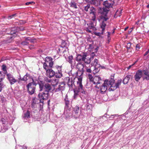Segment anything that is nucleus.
<instances>
[{
  "mask_svg": "<svg viewBox=\"0 0 149 149\" xmlns=\"http://www.w3.org/2000/svg\"><path fill=\"white\" fill-rule=\"evenodd\" d=\"M61 46L63 47H67V44L66 42L64 41H63L62 43Z\"/></svg>",
  "mask_w": 149,
  "mask_h": 149,
  "instance_id": "obj_39",
  "label": "nucleus"
},
{
  "mask_svg": "<svg viewBox=\"0 0 149 149\" xmlns=\"http://www.w3.org/2000/svg\"><path fill=\"white\" fill-rule=\"evenodd\" d=\"M43 67L44 69H45L46 71L49 69H48V66L47 63H43Z\"/></svg>",
  "mask_w": 149,
  "mask_h": 149,
  "instance_id": "obj_37",
  "label": "nucleus"
},
{
  "mask_svg": "<svg viewBox=\"0 0 149 149\" xmlns=\"http://www.w3.org/2000/svg\"><path fill=\"white\" fill-rule=\"evenodd\" d=\"M16 15V14H13L10 16L9 17L10 18H12L13 17L15 16Z\"/></svg>",
  "mask_w": 149,
  "mask_h": 149,
  "instance_id": "obj_55",
  "label": "nucleus"
},
{
  "mask_svg": "<svg viewBox=\"0 0 149 149\" xmlns=\"http://www.w3.org/2000/svg\"><path fill=\"white\" fill-rule=\"evenodd\" d=\"M32 3H34V2H26V5H28L30 4H32Z\"/></svg>",
  "mask_w": 149,
  "mask_h": 149,
  "instance_id": "obj_50",
  "label": "nucleus"
},
{
  "mask_svg": "<svg viewBox=\"0 0 149 149\" xmlns=\"http://www.w3.org/2000/svg\"><path fill=\"white\" fill-rule=\"evenodd\" d=\"M108 33V35L107 36L108 37H109L110 36V35L111 34V33L110 32H107Z\"/></svg>",
  "mask_w": 149,
  "mask_h": 149,
  "instance_id": "obj_58",
  "label": "nucleus"
},
{
  "mask_svg": "<svg viewBox=\"0 0 149 149\" xmlns=\"http://www.w3.org/2000/svg\"><path fill=\"white\" fill-rule=\"evenodd\" d=\"M140 20H138L136 22L135 24L137 25H138L139 24V22Z\"/></svg>",
  "mask_w": 149,
  "mask_h": 149,
  "instance_id": "obj_57",
  "label": "nucleus"
},
{
  "mask_svg": "<svg viewBox=\"0 0 149 149\" xmlns=\"http://www.w3.org/2000/svg\"><path fill=\"white\" fill-rule=\"evenodd\" d=\"M104 81L99 76H95L93 78V82L94 84H96L95 86L96 88H99L100 87V84H102Z\"/></svg>",
  "mask_w": 149,
  "mask_h": 149,
  "instance_id": "obj_5",
  "label": "nucleus"
},
{
  "mask_svg": "<svg viewBox=\"0 0 149 149\" xmlns=\"http://www.w3.org/2000/svg\"><path fill=\"white\" fill-rule=\"evenodd\" d=\"M136 50H139V49L140 48V46L139 44H137L136 47Z\"/></svg>",
  "mask_w": 149,
  "mask_h": 149,
  "instance_id": "obj_47",
  "label": "nucleus"
},
{
  "mask_svg": "<svg viewBox=\"0 0 149 149\" xmlns=\"http://www.w3.org/2000/svg\"><path fill=\"white\" fill-rule=\"evenodd\" d=\"M49 93L47 91H44V92L39 93L38 94V96L40 100H42V101L45 100H47L48 97Z\"/></svg>",
  "mask_w": 149,
  "mask_h": 149,
  "instance_id": "obj_7",
  "label": "nucleus"
},
{
  "mask_svg": "<svg viewBox=\"0 0 149 149\" xmlns=\"http://www.w3.org/2000/svg\"><path fill=\"white\" fill-rule=\"evenodd\" d=\"M128 27H126V28H125V31L126 30L128 29Z\"/></svg>",
  "mask_w": 149,
  "mask_h": 149,
  "instance_id": "obj_60",
  "label": "nucleus"
},
{
  "mask_svg": "<svg viewBox=\"0 0 149 149\" xmlns=\"http://www.w3.org/2000/svg\"><path fill=\"white\" fill-rule=\"evenodd\" d=\"M131 77V75H127L123 79V83L124 84H127Z\"/></svg>",
  "mask_w": 149,
  "mask_h": 149,
  "instance_id": "obj_24",
  "label": "nucleus"
},
{
  "mask_svg": "<svg viewBox=\"0 0 149 149\" xmlns=\"http://www.w3.org/2000/svg\"><path fill=\"white\" fill-rule=\"evenodd\" d=\"M120 11H117L116 13V15L119 17L121 15V10H120Z\"/></svg>",
  "mask_w": 149,
  "mask_h": 149,
  "instance_id": "obj_44",
  "label": "nucleus"
},
{
  "mask_svg": "<svg viewBox=\"0 0 149 149\" xmlns=\"http://www.w3.org/2000/svg\"><path fill=\"white\" fill-rule=\"evenodd\" d=\"M149 52V51H148H148L147 52H146V53L144 54V56H146V55L148 54V53Z\"/></svg>",
  "mask_w": 149,
  "mask_h": 149,
  "instance_id": "obj_56",
  "label": "nucleus"
},
{
  "mask_svg": "<svg viewBox=\"0 0 149 149\" xmlns=\"http://www.w3.org/2000/svg\"><path fill=\"white\" fill-rule=\"evenodd\" d=\"M7 78L11 85L14 84L17 81L13 75L10 73L7 74H6Z\"/></svg>",
  "mask_w": 149,
  "mask_h": 149,
  "instance_id": "obj_6",
  "label": "nucleus"
},
{
  "mask_svg": "<svg viewBox=\"0 0 149 149\" xmlns=\"http://www.w3.org/2000/svg\"><path fill=\"white\" fill-rule=\"evenodd\" d=\"M84 56H85V57L84 58V60H83L85 63L87 64H89L91 62V59L89 57H87V55L86 54L84 53Z\"/></svg>",
  "mask_w": 149,
  "mask_h": 149,
  "instance_id": "obj_27",
  "label": "nucleus"
},
{
  "mask_svg": "<svg viewBox=\"0 0 149 149\" xmlns=\"http://www.w3.org/2000/svg\"><path fill=\"white\" fill-rule=\"evenodd\" d=\"M2 70L4 72H6V65H3L2 66Z\"/></svg>",
  "mask_w": 149,
  "mask_h": 149,
  "instance_id": "obj_43",
  "label": "nucleus"
},
{
  "mask_svg": "<svg viewBox=\"0 0 149 149\" xmlns=\"http://www.w3.org/2000/svg\"><path fill=\"white\" fill-rule=\"evenodd\" d=\"M97 60L95 59L94 60L93 63H92V65H94V69L95 70H97L96 71L98 70V68L100 67L101 65L100 64H98L97 63Z\"/></svg>",
  "mask_w": 149,
  "mask_h": 149,
  "instance_id": "obj_18",
  "label": "nucleus"
},
{
  "mask_svg": "<svg viewBox=\"0 0 149 149\" xmlns=\"http://www.w3.org/2000/svg\"><path fill=\"white\" fill-rule=\"evenodd\" d=\"M77 68L79 71L81 72V73H82L84 68V66L83 64L81 63H78L77 65Z\"/></svg>",
  "mask_w": 149,
  "mask_h": 149,
  "instance_id": "obj_23",
  "label": "nucleus"
},
{
  "mask_svg": "<svg viewBox=\"0 0 149 149\" xmlns=\"http://www.w3.org/2000/svg\"><path fill=\"white\" fill-rule=\"evenodd\" d=\"M64 101L65 103V109H69L70 101L68 97V95L66 94L64 98Z\"/></svg>",
  "mask_w": 149,
  "mask_h": 149,
  "instance_id": "obj_19",
  "label": "nucleus"
},
{
  "mask_svg": "<svg viewBox=\"0 0 149 149\" xmlns=\"http://www.w3.org/2000/svg\"><path fill=\"white\" fill-rule=\"evenodd\" d=\"M90 14L92 15L91 19L93 21H95L96 19V10L93 7H91L89 11Z\"/></svg>",
  "mask_w": 149,
  "mask_h": 149,
  "instance_id": "obj_12",
  "label": "nucleus"
},
{
  "mask_svg": "<svg viewBox=\"0 0 149 149\" xmlns=\"http://www.w3.org/2000/svg\"><path fill=\"white\" fill-rule=\"evenodd\" d=\"M29 48L30 49H32L34 48V46L33 45H31L29 46Z\"/></svg>",
  "mask_w": 149,
  "mask_h": 149,
  "instance_id": "obj_52",
  "label": "nucleus"
},
{
  "mask_svg": "<svg viewBox=\"0 0 149 149\" xmlns=\"http://www.w3.org/2000/svg\"><path fill=\"white\" fill-rule=\"evenodd\" d=\"M91 7L90 5L89 4H88L86 6H85L84 10L86 11H89Z\"/></svg>",
  "mask_w": 149,
  "mask_h": 149,
  "instance_id": "obj_36",
  "label": "nucleus"
},
{
  "mask_svg": "<svg viewBox=\"0 0 149 149\" xmlns=\"http://www.w3.org/2000/svg\"><path fill=\"white\" fill-rule=\"evenodd\" d=\"M65 84L64 82H60L58 85V86L54 89L55 92L60 91L62 93V91L64 90L65 88Z\"/></svg>",
  "mask_w": 149,
  "mask_h": 149,
  "instance_id": "obj_8",
  "label": "nucleus"
},
{
  "mask_svg": "<svg viewBox=\"0 0 149 149\" xmlns=\"http://www.w3.org/2000/svg\"><path fill=\"white\" fill-rule=\"evenodd\" d=\"M147 7L148 8H149V4L147 6Z\"/></svg>",
  "mask_w": 149,
  "mask_h": 149,
  "instance_id": "obj_62",
  "label": "nucleus"
},
{
  "mask_svg": "<svg viewBox=\"0 0 149 149\" xmlns=\"http://www.w3.org/2000/svg\"><path fill=\"white\" fill-rule=\"evenodd\" d=\"M68 61L71 64V66H74L75 64V61L73 59V56H70L68 57Z\"/></svg>",
  "mask_w": 149,
  "mask_h": 149,
  "instance_id": "obj_21",
  "label": "nucleus"
},
{
  "mask_svg": "<svg viewBox=\"0 0 149 149\" xmlns=\"http://www.w3.org/2000/svg\"><path fill=\"white\" fill-rule=\"evenodd\" d=\"M30 117V113L29 111H27L26 112L24 113L23 116L24 119L27 120Z\"/></svg>",
  "mask_w": 149,
  "mask_h": 149,
  "instance_id": "obj_32",
  "label": "nucleus"
},
{
  "mask_svg": "<svg viewBox=\"0 0 149 149\" xmlns=\"http://www.w3.org/2000/svg\"><path fill=\"white\" fill-rule=\"evenodd\" d=\"M10 32L8 33L11 35L16 33L17 32V28L16 27H14L12 28L11 29H10Z\"/></svg>",
  "mask_w": 149,
  "mask_h": 149,
  "instance_id": "obj_31",
  "label": "nucleus"
},
{
  "mask_svg": "<svg viewBox=\"0 0 149 149\" xmlns=\"http://www.w3.org/2000/svg\"><path fill=\"white\" fill-rule=\"evenodd\" d=\"M78 81H77V88L79 89L80 93L82 94L83 96L86 95V92L83 89V85L82 84V78L81 77L77 78Z\"/></svg>",
  "mask_w": 149,
  "mask_h": 149,
  "instance_id": "obj_4",
  "label": "nucleus"
},
{
  "mask_svg": "<svg viewBox=\"0 0 149 149\" xmlns=\"http://www.w3.org/2000/svg\"><path fill=\"white\" fill-rule=\"evenodd\" d=\"M73 111L72 112L73 114V117L76 119L79 118L80 116L78 114L79 110V107L76 106L73 108Z\"/></svg>",
  "mask_w": 149,
  "mask_h": 149,
  "instance_id": "obj_10",
  "label": "nucleus"
},
{
  "mask_svg": "<svg viewBox=\"0 0 149 149\" xmlns=\"http://www.w3.org/2000/svg\"><path fill=\"white\" fill-rule=\"evenodd\" d=\"M93 21V22H91L89 23H88L87 24V25L88 26L87 28L86 31H88V32H91V31L89 30V29L94 30L95 29V25L94 24V23H95V21Z\"/></svg>",
  "mask_w": 149,
  "mask_h": 149,
  "instance_id": "obj_16",
  "label": "nucleus"
},
{
  "mask_svg": "<svg viewBox=\"0 0 149 149\" xmlns=\"http://www.w3.org/2000/svg\"><path fill=\"white\" fill-rule=\"evenodd\" d=\"M38 84L39 87V91H41L44 90V85H43L42 83H39Z\"/></svg>",
  "mask_w": 149,
  "mask_h": 149,
  "instance_id": "obj_33",
  "label": "nucleus"
},
{
  "mask_svg": "<svg viewBox=\"0 0 149 149\" xmlns=\"http://www.w3.org/2000/svg\"><path fill=\"white\" fill-rule=\"evenodd\" d=\"M8 30H9V29L7 30V31H8Z\"/></svg>",
  "mask_w": 149,
  "mask_h": 149,
  "instance_id": "obj_64",
  "label": "nucleus"
},
{
  "mask_svg": "<svg viewBox=\"0 0 149 149\" xmlns=\"http://www.w3.org/2000/svg\"><path fill=\"white\" fill-rule=\"evenodd\" d=\"M32 82L29 83L26 86L27 91L29 94L31 95L33 94L36 90L37 84L32 79Z\"/></svg>",
  "mask_w": 149,
  "mask_h": 149,
  "instance_id": "obj_3",
  "label": "nucleus"
},
{
  "mask_svg": "<svg viewBox=\"0 0 149 149\" xmlns=\"http://www.w3.org/2000/svg\"><path fill=\"white\" fill-rule=\"evenodd\" d=\"M56 68L58 70H61V66H59L58 65H56Z\"/></svg>",
  "mask_w": 149,
  "mask_h": 149,
  "instance_id": "obj_46",
  "label": "nucleus"
},
{
  "mask_svg": "<svg viewBox=\"0 0 149 149\" xmlns=\"http://www.w3.org/2000/svg\"><path fill=\"white\" fill-rule=\"evenodd\" d=\"M91 46H92V45L91 44H90V45H89V47H91Z\"/></svg>",
  "mask_w": 149,
  "mask_h": 149,
  "instance_id": "obj_63",
  "label": "nucleus"
},
{
  "mask_svg": "<svg viewBox=\"0 0 149 149\" xmlns=\"http://www.w3.org/2000/svg\"><path fill=\"white\" fill-rule=\"evenodd\" d=\"M86 69V71L87 72H89V73L91 72L92 71L91 70V69L88 68H87Z\"/></svg>",
  "mask_w": 149,
  "mask_h": 149,
  "instance_id": "obj_49",
  "label": "nucleus"
},
{
  "mask_svg": "<svg viewBox=\"0 0 149 149\" xmlns=\"http://www.w3.org/2000/svg\"><path fill=\"white\" fill-rule=\"evenodd\" d=\"M135 63H134V64H133L131 65H130L128 68H127V69H130L131 67L132 66H133V65Z\"/></svg>",
  "mask_w": 149,
  "mask_h": 149,
  "instance_id": "obj_53",
  "label": "nucleus"
},
{
  "mask_svg": "<svg viewBox=\"0 0 149 149\" xmlns=\"http://www.w3.org/2000/svg\"><path fill=\"white\" fill-rule=\"evenodd\" d=\"M29 38H26L25 40H26L27 41H28V42L30 41V42H31V41H30V40Z\"/></svg>",
  "mask_w": 149,
  "mask_h": 149,
  "instance_id": "obj_54",
  "label": "nucleus"
},
{
  "mask_svg": "<svg viewBox=\"0 0 149 149\" xmlns=\"http://www.w3.org/2000/svg\"><path fill=\"white\" fill-rule=\"evenodd\" d=\"M45 81L47 82H51V84L53 86L55 87L56 85H57L58 83V80L56 79H54L53 80H51L49 78L47 77H45L44 79Z\"/></svg>",
  "mask_w": 149,
  "mask_h": 149,
  "instance_id": "obj_11",
  "label": "nucleus"
},
{
  "mask_svg": "<svg viewBox=\"0 0 149 149\" xmlns=\"http://www.w3.org/2000/svg\"><path fill=\"white\" fill-rule=\"evenodd\" d=\"M17 28V32L19 31H22L24 30V28L22 27H16Z\"/></svg>",
  "mask_w": 149,
  "mask_h": 149,
  "instance_id": "obj_41",
  "label": "nucleus"
},
{
  "mask_svg": "<svg viewBox=\"0 0 149 149\" xmlns=\"http://www.w3.org/2000/svg\"><path fill=\"white\" fill-rule=\"evenodd\" d=\"M79 92V89L77 88V87L74 90V99H76L77 98Z\"/></svg>",
  "mask_w": 149,
  "mask_h": 149,
  "instance_id": "obj_25",
  "label": "nucleus"
},
{
  "mask_svg": "<svg viewBox=\"0 0 149 149\" xmlns=\"http://www.w3.org/2000/svg\"><path fill=\"white\" fill-rule=\"evenodd\" d=\"M29 43V42H28V41L25 40L24 41L22 42L21 44L23 45L24 46L27 45Z\"/></svg>",
  "mask_w": 149,
  "mask_h": 149,
  "instance_id": "obj_42",
  "label": "nucleus"
},
{
  "mask_svg": "<svg viewBox=\"0 0 149 149\" xmlns=\"http://www.w3.org/2000/svg\"><path fill=\"white\" fill-rule=\"evenodd\" d=\"M31 76L28 73H26L25 75L22 79H21V80L24 81H26L29 79L30 78Z\"/></svg>",
  "mask_w": 149,
  "mask_h": 149,
  "instance_id": "obj_29",
  "label": "nucleus"
},
{
  "mask_svg": "<svg viewBox=\"0 0 149 149\" xmlns=\"http://www.w3.org/2000/svg\"><path fill=\"white\" fill-rule=\"evenodd\" d=\"M70 5L71 7H73L75 8H77L76 3L74 1L71 2L70 3Z\"/></svg>",
  "mask_w": 149,
  "mask_h": 149,
  "instance_id": "obj_34",
  "label": "nucleus"
},
{
  "mask_svg": "<svg viewBox=\"0 0 149 149\" xmlns=\"http://www.w3.org/2000/svg\"><path fill=\"white\" fill-rule=\"evenodd\" d=\"M142 72L141 70H139L136 72L134 75L135 80L137 81H139L141 78L142 77Z\"/></svg>",
  "mask_w": 149,
  "mask_h": 149,
  "instance_id": "obj_15",
  "label": "nucleus"
},
{
  "mask_svg": "<svg viewBox=\"0 0 149 149\" xmlns=\"http://www.w3.org/2000/svg\"><path fill=\"white\" fill-rule=\"evenodd\" d=\"M88 79H89L90 81H93V78L91 74H89L88 75Z\"/></svg>",
  "mask_w": 149,
  "mask_h": 149,
  "instance_id": "obj_40",
  "label": "nucleus"
},
{
  "mask_svg": "<svg viewBox=\"0 0 149 149\" xmlns=\"http://www.w3.org/2000/svg\"><path fill=\"white\" fill-rule=\"evenodd\" d=\"M52 58L51 57H47L45 58V61H48L50 62L49 63V67H51L53 65V63L52 61Z\"/></svg>",
  "mask_w": 149,
  "mask_h": 149,
  "instance_id": "obj_26",
  "label": "nucleus"
},
{
  "mask_svg": "<svg viewBox=\"0 0 149 149\" xmlns=\"http://www.w3.org/2000/svg\"><path fill=\"white\" fill-rule=\"evenodd\" d=\"M144 74L145 76L144 77V79L147 80H149V72L147 70L143 71Z\"/></svg>",
  "mask_w": 149,
  "mask_h": 149,
  "instance_id": "obj_30",
  "label": "nucleus"
},
{
  "mask_svg": "<svg viewBox=\"0 0 149 149\" xmlns=\"http://www.w3.org/2000/svg\"><path fill=\"white\" fill-rule=\"evenodd\" d=\"M46 74L47 77L51 78L55 75V73L52 69H49L46 71Z\"/></svg>",
  "mask_w": 149,
  "mask_h": 149,
  "instance_id": "obj_17",
  "label": "nucleus"
},
{
  "mask_svg": "<svg viewBox=\"0 0 149 149\" xmlns=\"http://www.w3.org/2000/svg\"><path fill=\"white\" fill-rule=\"evenodd\" d=\"M85 56H84V53L82 55L78 54L77 55V57L76 58V60L78 61H82L83 60H84V58L85 57Z\"/></svg>",
  "mask_w": 149,
  "mask_h": 149,
  "instance_id": "obj_22",
  "label": "nucleus"
},
{
  "mask_svg": "<svg viewBox=\"0 0 149 149\" xmlns=\"http://www.w3.org/2000/svg\"><path fill=\"white\" fill-rule=\"evenodd\" d=\"M67 110H65L64 112V115L65 118L68 119L72 117H73V114L72 111L70 110L69 109H67Z\"/></svg>",
  "mask_w": 149,
  "mask_h": 149,
  "instance_id": "obj_9",
  "label": "nucleus"
},
{
  "mask_svg": "<svg viewBox=\"0 0 149 149\" xmlns=\"http://www.w3.org/2000/svg\"><path fill=\"white\" fill-rule=\"evenodd\" d=\"M64 80L65 82H67L68 85L69 87H72L74 82L73 81L72 78V77H66L65 79Z\"/></svg>",
  "mask_w": 149,
  "mask_h": 149,
  "instance_id": "obj_14",
  "label": "nucleus"
},
{
  "mask_svg": "<svg viewBox=\"0 0 149 149\" xmlns=\"http://www.w3.org/2000/svg\"><path fill=\"white\" fill-rule=\"evenodd\" d=\"M113 3L111 1H106L103 3L104 8H102V10L101 13V15L100 17L99 21L100 22V26L102 29L101 33L103 34L105 29V27L108 20L109 18L108 15L109 8L112 7Z\"/></svg>",
  "mask_w": 149,
  "mask_h": 149,
  "instance_id": "obj_1",
  "label": "nucleus"
},
{
  "mask_svg": "<svg viewBox=\"0 0 149 149\" xmlns=\"http://www.w3.org/2000/svg\"><path fill=\"white\" fill-rule=\"evenodd\" d=\"M57 73H58V74H59L60 73H62L61 70H58V72Z\"/></svg>",
  "mask_w": 149,
  "mask_h": 149,
  "instance_id": "obj_59",
  "label": "nucleus"
},
{
  "mask_svg": "<svg viewBox=\"0 0 149 149\" xmlns=\"http://www.w3.org/2000/svg\"><path fill=\"white\" fill-rule=\"evenodd\" d=\"M131 44L130 43H128L127 44V48L128 50V49H130L131 46Z\"/></svg>",
  "mask_w": 149,
  "mask_h": 149,
  "instance_id": "obj_48",
  "label": "nucleus"
},
{
  "mask_svg": "<svg viewBox=\"0 0 149 149\" xmlns=\"http://www.w3.org/2000/svg\"><path fill=\"white\" fill-rule=\"evenodd\" d=\"M56 77L57 78H61L62 76V73H60L59 74H58L57 72L55 73V74Z\"/></svg>",
  "mask_w": 149,
  "mask_h": 149,
  "instance_id": "obj_38",
  "label": "nucleus"
},
{
  "mask_svg": "<svg viewBox=\"0 0 149 149\" xmlns=\"http://www.w3.org/2000/svg\"><path fill=\"white\" fill-rule=\"evenodd\" d=\"M16 149H27V147L25 146H22L20 145H18L16 147Z\"/></svg>",
  "mask_w": 149,
  "mask_h": 149,
  "instance_id": "obj_35",
  "label": "nucleus"
},
{
  "mask_svg": "<svg viewBox=\"0 0 149 149\" xmlns=\"http://www.w3.org/2000/svg\"><path fill=\"white\" fill-rule=\"evenodd\" d=\"M86 107V110L88 113H91L92 109V105L91 104H87Z\"/></svg>",
  "mask_w": 149,
  "mask_h": 149,
  "instance_id": "obj_28",
  "label": "nucleus"
},
{
  "mask_svg": "<svg viewBox=\"0 0 149 149\" xmlns=\"http://www.w3.org/2000/svg\"><path fill=\"white\" fill-rule=\"evenodd\" d=\"M114 116H118V115H116V114H115V115H111V116L110 117H109V118H113L114 117Z\"/></svg>",
  "mask_w": 149,
  "mask_h": 149,
  "instance_id": "obj_51",
  "label": "nucleus"
},
{
  "mask_svg": "<svg viewBox=\"0 0 149 149\" xmlns=\"http://www.w3.org/2000/svg\"><path fill=\"white\" fill-rule=\"evenodd\" d=\"M36 107V104L33 102L31 104V107L32 108H35Z\"/></svg>",
  "mask_w": 149,
  "mask_h": 149,
  "instance_id": "obj_45",
  "label": "nucleus"
},
{
  "mask_svg": "<svg viewBox=\"0 0 149 149\" xmlns=\"http://www.w3.org/2000/svg\"><path fill=\"white\" fill-rule=\"evenodd\" d=\"M115 81L113 79L109 80H106L104 81V83L100 84V93L101 94H104L107 89V86H109L110 88L109 90V91H114L116 88H118L120 85L122 80L121 79L118 80L117 82L115 83Z\"/></svg>",
  "mask_w": 149,
  "mask_h": 149,
  "instance_id": "obj_2",
  "label": "nucleus"
},
{
  "mask_svg": "<svg viewBox=\"0 0 149 149\" xmlns=\"http://www.w3.org/2000/svg\"><path fill=\"white\" fill-rule=\"evenodd\" d=\"M51 85L48 83H46L44 85V90L49 93V91L52 89Z\"/></svg>",
  "mask_w": 149,
  "mask_h": 149,
  "instance_id": "obj_20",
  "label": "nucleus"
},
{
  "mask_svg": "<svg viewBox=\"0 0 149 149\" xmlns=\"http://www.w3.org/2000/svg\"><path fill=\"white\" fill-rule=\"evenodd\" d=\"M5 77L4 72L0 71V92L1 91L3 87V84L2 81L3 80Z\"/></svg>",
  "mask_w": 149,
  "mask_h": 149,
  "instance_id": "obj_13",
  "label": "nucleus"
},
{
  "mask_svg": "<svg viewBox=\"0 0 149 149\" xmlns=\"http://www.w3.org/2000/svg\"><path fill=\"white\" fill-rule=\"evenodd\" d=\"M114 33V30H113V31L112 32V34H113Z\"/></svg>",
  "mask_w": 149,
  "mask_h": 149,
  "instance_id": "obj_61",
  "label": "nucleus"
}]
</instances>
